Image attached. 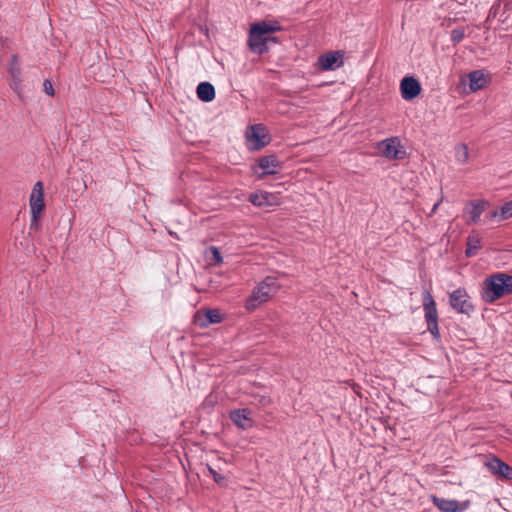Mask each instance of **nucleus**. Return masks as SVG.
Returning <instances> with one entry per match:
<instances>
[{"mask_svg":"<svg viewBox=\"0 0 512 512\" xmlns=\"http://www.w3.org/2000/svg\"><path fill=\"white\" fill-rule=\"evenodd\" d=\"M249 201L258 207H269L279 204V199L276 194L267 191H257L250 195Z\"/></svg>","mask_w":512,"mask_h":512,"instance_id":"nucleus-14","label":"nucleus"},{"mask_svg":"<svg viewBox=\"0 0 512 512\" xmlns=\"http://www.w3.org/2000/svg\"><path fill=\"white\" fill-rule=\"evenodd\" d=\"M482 246V238L478 233H471L467 238L466 256L473 257Z\"/></svg>","mask_w":512,"mask_h":512,"instance_id":"nucleus-20","label":"nucleus"},{"mask_svg":"<svg viewBox=\"0 0 512 512\" xmlns=\"http://www.w3.org/2000/svg\"><path fill=\"white\" fill-rule=\"evenodd\" d=\"M343 51H330L318 57L319 68L323 71H333L344 64Z\"/></svg>","mask_w":512,"mask_h":512,"instance_id":"nucleus-8","label":"nucleus"},{"mask_svg":"<svg viewBox=\"0 0 512 512\" xmlns=\"http://www.w3.org/2000/svg\"><path fill=\"white\" fill-rule=\"evenodd\" d=\"M281 27L278 22H258L251 26L249 33V47L258 54L267 51V35L276 31H280Z\"/></svg>","mask_w":512,"mask_h":512,"instance_id":"nucleus-3","label":"nucleus"},{"mask_svg":"<svg viewBox=\"0 0 512 512\" xmlns=\"http://www.w3.org/2000/svg\"><path fill=\"white\" fill-rule=\"evenodd\" d=\"M209 472L213 476V478H214L216 483H218V484H223L224 483L225 477H223L222 475L217 473L216 470H214L213 468L209 467Z\"/></svg>","mask_w":512,"mask_h":512,"instance_id":"nucleus-26","label":"nucleus"},{"mask_svg":"<svg viewBox=\"0 0 512 512\" xmlns=\"http://www.w3.org/2000/svg\"><path fill=\"white\" fill-rule=\"evenodd\" d=\"M197 96L204 102H210L215 98L214 86L209 82H201L197 86Z\"/></svg>","mask_w":512,"mask_h":512,"instance_id":"nucleus-19","label":"nucleus"},{"mask_svg":"<svg viewBox=\"0 0 512 512\" xmlns=\"http://www.w3.org/2000/svg\"><path fill=\"white\" fill-rule=\"evenodd\" d=\"M464 37V34L460 30H453L452 31V39L455 42H460Z\"/></svg>","mask_w":512,"mask_h":512,"instance_id":"nucleus-29","label":"nucleus"},{"mask_svg":"<svg viewBox=\"0 0 512 512\" xmlns=\"http://www.w3.org/2000/svg\"><path fill=\"white\" fill-rule=\"evenodd\" d=\"M451 307L458 313L470 314L474 306L470 301V296L465 289L459 288L453 291L449 297Z\"/></svg>","mask_w":512,"mask_h":512,"instance_id":"nucleus-7","label":"nucleus"},{"mask_svg":"<svg viewBox=\"0 0 512 512\" xmlns=\"http://www.w3.org/2000/svg\"><path fill=\"white\" fill-rule=\"evenodd\" d=\"M487 206L488 202L485 200L471 201L464 210V215L467 217L466 222L468 224H476Z\"/></svg>","mask_w":512,"mask_h":512,"instance_id":"nucleus-11","label":"nucleus"},{"mask_svg":"<svg viewBox=\"0 0 512 512\" xmlns=\"http://www.w3.org/2000/svg\"><path fill=\"white\" fill-rule=\"evenodd\" d=\"M8 72L11 77L21 76V69L18 63V58L16 55H11L9 64H8Z\"/></svg>","mask_w":512,"mask_h":512,"instance_id":"nucleus-24","label":"nucleus"},{"mask_svg":"<svg viewBox=\"0 0 512 512\" xmlns=\"http://www.w3.org/2000/svg\"><path fill=\"white\" fill-rule=\"evenodd\" d=\"M491 218H498L499 220H506L512 217V200L506 202L500 211H494L490 215Z\"/></svg>","mask_w":512,"mask_h":512,"instance_id":"nucleus-22","label":"nucleus"},{"mask_svg":"<svg viewBox=\"0 0 512 512\" xmlns=\"http://www.w3.org/2000/svg\"><path fill=\"white\" fill-rule=\"evenodd\" d=\"M428 331L434 336L439 337V328L437 321L427 323Z\"/></svg>","mask_w":512,"mask_h":512,"instance_id":"nucleus-25","label":"nucleus"},{"mask_svg":"<svg viewBox=\"0 0 512 512\" xmlns=\"http://www.w3.org/2000/svg\"><path fill=\"white\" fill-rule=\"evenodd\" d=\"M433 504L442 512H464L470 506V501L459 502L457 500L432 497Z\"/></svg>","mask_w":512,"mask_h":512,"instance_id":"nucleus-9","label":"nucleus"},{"mask_svg":"<svg viewBox=\"0 0 512 512\" xmlns=\"http://www.w3.org/2000/svg\"><path fill=\"white\" fill-rule=\"evenodd\" d=\"M258 167L262 172L258 173L256 169L254 171L257 173L259 179H262L266 175L277 174L282 168L280 161L274 155L260 158L258 160Z\"/></svg>","mask_w":512,"mask_h":512,"instance_id":"nucleus-10","label":"nucleus"},{"mask_svg":"<svg viewBox=\"0 0 512 512\" xmlns=\"http://www.w3.org/2000/svg\"><path fill=\"white\" fill-rule=\"evenodd\" d=\"M423 308L425 312V319L427 323L437 321L438 314L436 309V303L432 295L426 291L423 297Z\"/></svg>","mask_w":512,"mask_h":512,"instance_id":"nucleus-17","label":"nucleus"},{"mask_svg":"<svg viewBox=\"0 0 512 512\" xmlns=\"http://www.w3.org/2000/svg\"><path fill=\"white\" fill-rule=\"evenodd\" d=\"M486 466L492 474L501 479L512 480V467L502 460L493 458L486 462Z\"/></svg>","mask_w":512,"mask_h":512,"instance_id":"nucleus-13","label":"nucleus"},{"mask_svg":"<svg viewBox=\"0 0 512 512\" xmlns=\"http://www.w3.org/2000/svg\"><path fill=\"white\" fill-rule=\"evenodd\" d=\"M401 96L404 100H412L421 92L420 83L414 77H404L400 83Z\"/></svg>","mask_w":512,"mask_h":512,"instance_id":"nucleus-12","label":"nucleus"},{"mask_svg":"<svg viewBox=\"0 0 512 512\" xmlns=\"http://www.w3.org/2000/svg\"><path fill=\"white\" fill-rule=\"evenodd\" d=\"M10 86L14 91H19L20 86H21V76H18L17 78L11 77Z\"/></svg>","mask_w":512,"mask_h":512,"instance_id":"nucleus-27","label":"nucleus"},{"mask_svg":"<svg viewBox=\"0 0 512 512\" xmlns=\"http://www.w3.org/2000/svg\"><path fill=\"white\" fill-rule=\"evenodd\" d=\"M469 149L468 146L464 143H459L455 146V158L457 162L461 164H465L469 161Z\"/></svg>","mask_w":512,"mask_h":512,"instance_id":"nucleus-21","label":"nucleus"},{"mask_svg":"<svg viewBox=\"0 0 512 512\" xmlns=\"http://www.w3.org/2000/svg\"><path fill=\"white\" fill-rule=\"evenodd\" d=\"M43 87H44V91H45L49 96H53V95H54V89H53L52 83H51L49 80H45V81H44V83H43Z\"/></svg>","mask_w":512,"mask_h":512,"instance_id":"nucleus-28","label":"nucleus"},{"mask_svg":"<svg viewBox=\"0 0 512 512\" xmlns=\"http://www.w3.org/2000/svg\"><path fill=\"white\" fill-rule=\"evenodd\" d=\"M509 294H512V275L496 273L485 279L482 299L486 303H493Z\"/></svg>","mask_w":512,"mask_h":512,"instance_id":"nucleus-1","label":"nucleus"},{"mask_svg":"<svg viewBox=\"0 0 512 512\" xmlns=\"http://www.w3.org/2000/svg\"><path fill=\"white\" fill-rule=\"evenodd\" d=\"M246 140L249 149L259 150L267 145L270 139L266 128L261 124H256L247 131Z\"/></svg>","mask_w":512,"mask_h":512,"instance_id":"nucleus-6","label":"nucleus"},{"mask_svg":"<svg viewBox=\"0 0 512 512\" xmlns=\"http://www.w3.org/2000/svg\"><path fill=\"white\" fill-rule=\"evenodd\" d=\"M378 150L383 157L391 160H401L406 156V151L397 137L381 141L378 144Z\"/></svg>","mask_w":512,"mask_h":512,"instance_id":"nucleus-5","label":"nucleus"},{"mask_svg":"<svg viewBox=\"0 0 512 512\" xmlns=\"http://www.w3.org/2000/svg\"><path fill=\"white\" fill-rule=\"evenodd\" d=\"M31 223L30 228L38 230L40 226L41 214L44 211V189L43 183L38 181L34 184L29 198Z\"/></svg>","mask_w":512,"mask_h":512,"instance_id":"nucleus-4","label":"nucleus"},{"mask_svg":"<svg viewBox=\"0 0 512 512\" xmlns=\"http://www.w3.org/2000/svg\"><path fill=\"white\" fill-rule=\"evenodd\" d=\"M469 80V89L471 92H476L485 88L490 81L489 74L485 73L483 70H475L470 72L468 75Z\"/></svg>","mask_w":512,"mask_h":512,"instance_id":"nucleus-15","label":"nucleus"},{"mask_svg":"<svg viewBox=\"0 0 512 512\" xmlns=\"http://www.w3.org/2000/svg\"><path fill=\"white\" fill-rule=\"evenodd\" d=\"M269 402V399H263V403Z\"/></svg>","mask_w":512,"mask_h":512,"instance_id":"nucleus-31","label":"nucleus"},{"mask_svg":"<svg viewBox=\"0 0 512 512\" xmlns=\"http://www.w3.org/2000/svg\"><path fill=\"white\" fill-rule=\"evenodd\" d=\"M206 258L210 261L211 265H220L223 262V258L220 251L215 246H210L205 252Z\"/></svg>","mask_w":512,"mask_h":512,"instance_id":"nucleus-23","label":"nucleus"},{"mask_svg":"<svg viewBox=\"0 0 512 512\" xmlns=\"http://www.w3.org/2000/svg\"><path fill=\"white\" fill-rule=\"evenodd\" d=\"M442 201H443V196H441V198L433 205L430 213L428 214L429 217L433 216L436 213V211H437L439 205L442 203Z\"/></svg>","mask_w":512,"mask_h":512,"instance_id":"nucleus-30","label":"nucleus"},{"mask_svg":"<svg viewBox=\"0 0 512 512\" xmlns=\"http://www.w3.org/2000/svg\"><path fill=\"white\" fill-rule=\"evenodd\" d=\"M280 285L273 276H267L252 291L245 302L248 311L257 309L260 305L271 299L279 290Z\"/></svg>","mask_w":512,"mask_h":512,"instance_id":"nucleus-2","label":"nucleus"},{"mask_svg":"<svg viewBox=\"0 0 512 512\" xmlns=\"http://www.w3.org/2000/svg\"><path fill=\"white\" fill-rule=\"evenodd\" d=\"M231 420L241 429H248L252 427L253 420L250 417V412L247 409H238L230 413Z\"/></svg>","mask_w":512,"mask_h":512,"instance_id":"nucleus-16","label":"nucleus"},{"mask_svg":"<svg viewBox=\"0 0 512 512\" xmlns=\"http://www.w3.org/2000/svg\"><path fill=\"white\" fill-rule=\"evenodd\" d=\"M198 322L201 327H207L210 324L222 322L223 317L219 309H208L203 315L197 314Z\"/></svg>","mask_w":512,"mask_h":512,"instance_id":"nucleus-18","label":"nucleus"}]
</instances>
